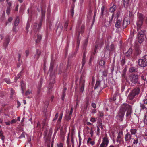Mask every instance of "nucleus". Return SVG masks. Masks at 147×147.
<instances>
[{
	"mask_svg": "<svg viewBox=\"0 0 147 147\" xmlns=\"http://www.w3.org/2000/svg\"><path fill=\"white\" fill-rule=\"evenodd\" d=\"M0 138L3 141V142L4 143V140L5 139V137L3 135H0Z\"/></svg>",
	"mask_w": 147,
	"mask_h": 147,
	"instance_id": "obj_49",
	"label": "nucleus"
},
{
	"mask_svg": "<svg viewBox=\"0 0 147 147\" xmlns=\"http://www.w3.org/2000/svg\"><path fill=\"white\" fill-rule=\"evenodd\" d=\"M133 143L134 144H137L138 143V140L137 139L134 140Z\"/></svg>",
	"mask_w": 147,
	"mask_h": 147,
	"instance_id": "obj_57",
	"label": "nucleus"
},
{
	"mask_svg": "<svg viewBox=\"0 0 147 147\" xmlns=\"http://www.w3.org/2000/svg\"><path fill=\"white\" fill-rule=\"evenodd\" d=\"M141 78L142 80L144 81V83H145V81H146V78L143 76L142 75L141 76Z\"/></svg>",
	"mask_w": 147,
	"mask_h": 147,
	"instance_id": "obj_41",
	"label": "nucleus"
},
{
	"mask_svg": "<svg viewBox=\"0 0 147 147\" xmlns=\"http://www.w3.org/2000/svg\"><path fill=\"white\" fill-rule=\"evenodd\" d=\"M98 88H100V89H101L100 87V81H96L94 88L96 89Z\"/></svg>",
	"mask_w": 147,
	"mask_h": 147,
	"instance_id": "obj_16",
	"label": "nucleus"
},
{
	"mask_svg": "<svg viewBox=\"0 0 147 147\" xmlns=\"http://www.w3.org/2000/svg\"><path fill=\"white\" fill-rule=\"evenodd\" d=\"M20 87L21 88L22 93L23 94L24 93V90L26 88V86L25 84L22 82H21Z\"/></svg>",
	"mask_w": 147,
	"mask_h": 147,
	"instance_id": "obj_15",
	"label": "nucleus"
},
{
	"mask_svg": "<svg viewBox=\"0 0 147 147\" xmlns=\"http://www.w3.org/2000/svg\"><path fill=\"white\" fill-rule=\"evenodd\" d=\"M30 27V24H28V23H27V25H26V28L27 30H28V28H29Z\"/></svg>",
	"mask_w": 147,
	"mask_h": 147,
	"instance_id": "obj_61",
	"label": "nucleus"
},
{
	"mask_svg": "<svg viewBox=\"0 0 147 147\" xmlns=\"http://www.w3.org/2000/svg\"><path fill=\"white\" fill-rule=\"evenodd\" d=\"M75 134V131L73 130H72L71 132V137H74V135Z\"/></svg>",
	"mask_w": 147,
	"mask_h": 147,
	"instance_id": "obj_46",
	"label": "nucleus"
},
{
	"mask_svg": "<svg viewBox=\"0 0 147 147\" xmlns=\"http://www.w3.org/2000/svg\"><path fill=\"white\" fill-rule=\"evenodd\" d=\"M105 61L103 60L100 61L99 62V64L101 66L105 64Z\"/></svg>",
	"mask_w": 147,
	"mask_h": 147,
	"instance_id": "obj_34",
	"label": "nucleus"
},
{
	"mask_svg": "<svg viewBox=\"0 0 147 147\" xmlns=\"http://www.w3.org/2000/svg\"><path fill=\"white\" fill-rule=\"evenodd\" d=\"M85 62H86L85 59H84V58H83L82 59V67H81L82 69L84 65Z\"/></svg>",
	"mask_w": 147,
	"mask_h": 147,
	"instance_id": "obj_31",
	"label": "nucleus"
},
{
	"mask_svg": "<svg viewBox=\"0 0 147 147\" xmlns=\"http://www.w3.org/2000/svg\"><path fill=\"white\" fill-rule=\"evenodd\" d=\"M132 49L129 48L127 51L126 53V55L128 57L130 56L132 54Z\"/></svg>",
	"mask_w": 147,
	"mask_h": 147,
	"instance_id": "obj_19",
	"label": "nucleus"
},
{
	"mask_svg": "<svg viewBox=\"0 0 147 147\" xmlns=\"http://www.w3.org/2000/svg\"><path fill=\"white\" fill-rule=\"evenodd\" d=\"M129 79L131 82L135 84L138 81V75L135 74L131 75L129 76Z\"/></svg>",
	"mask_w": 147,
	"mask_h": 147,
	"instance_id": "obj_6",
	"label": "nucleus"
},
{
	"mask_svg": "<svg viewBox=\"0 0 147 147\" xmlns=\"http://www.w3.org/2000/svg\"><path fill=\"white\" fill-rule=\"evenodd\" d=\"M10 90L11 92V96L13 95L15 93V91L12 88H10Z\"/></svg>",
	"mask_w": 147,
	"mask_h": 147,
	"instance_id": "obj_33",
	"label": "nucleus"
},
{
	"mask_svg": "<svg viewBox=\"0 0 147 147\" xmlns=\"http://www.w3.org/2000/svg\"><path fill=\"white\" fill-rule=\"evenodd\" d=\"M140 92V89L138 88L133 90L129 94L127 97V99L130 100H132L135 96L138 95Z\"/></svg>",
	"mask_w": 147,
	"mask_h": 147,
	"instance_id": "obj_3",
	"label": "nucleus"
},
{
	"mask_svg": "<svg viewBox=\"0 0 147 147\" xmlns=\"http://www.w3.org/2000/svg\"><path fill=\"white\" fill-rule=\"evenodd\" d=\"M130 20H127L126 18H125L122 25L123 28H125L127 25L130 23Z\"/></svg>",
	"mask_w": 147,
	"mask_h": 147,
	"instance_id": "obj_12",
	"label": "nucleus"
},
{
	"mask_svg": "<svg viewBox=\"0 0 147 147\" xmlns=\"http://www.w3.org/2000/svg\"><path fill=\"white\" fill-rule=\"evenodd\" d=\"M25 134L24 133H23L21 134L20 136L18 138H21L25 137Z\"/></svg>",
	"mask_w": 147,
	"mask_h": 147,
	"instance_id": "obj_44",
	"label": "nucleus"
},
{
	"mask_svg": "<svg viewBox=\"0 0 147 147\" xmlns=\"http://www.w3.org/2000/svg\"><path fill=\"white\" fill-rule=\"evenodd\" d=\"M57 146L58 147H63V144L62 143H60L57 144Z\"/></svg>",
	"mask_w": 147,
	"mask_h": 147,
	"instance_id": "obj_58",
	"label": "nucleus"
},
{
	"mask_svg": "<svg viewBox=\"0 0 147 147\" xmlns=\"http://www.w3.org/2000/svg\"><path fill=\"white\" fill-rule=\"evenodd\" d=\"M71 143L72 147H74V137H71Z\"/></svg>",
	"mask_w": 147,
	"mask_h": 147,
	"instance_id": "obj_30",
	"label": "nucleus"
},
{
	"mask_svg": "<svg viewBox=\"0 0 147 147\" xmlns=\"http://www.w3.org/2000/svg\"><path fill=\"white\" fill-rule=\"evenodd\" d=\"M138 36H140L141 37L144 36V32L142 30L139 31Z\"/></svg>",
	"mask_w": 147,
	"mask_h": 147,
	"instance_id": "obj_29",
	"label": "nucleus"
},
{
	"mask_svg": "<svg viewBox=\"0 0 147 147\" xmlns=\"http://www.w3.org/2000/svg\"><path fill=\"white\" fill-rule=\"evenodd\" d=\"M131 109V107L127 104H124L121 106V109L120 111L123 112L125 113L127 110H130Z\"/></svg>",
	"mask_w": 147,
	"mask_h": 147,
	"instance_id": "obj_4",
	"label": "nucleus"
},
{
	"mask_svg": "<svg viewBox=\"0 0 147 147\" xmlns=\"http://www.w3.org/2000/svg\"><path fill=\"white\" fill-rule=\"evenodd\" d=\"M73 112V108H71V110L70 111V112H69V115H70V117H71L72 114V113Z\"/></svg>",
	"mask_w": 147,
	"mask_h": 147,
	"instance_id": "obj_50",
	"label": "nucleus"
},
{
	"mask_svg": "<svg viewBox=\"0 0 147 147\" xmlns=\"http://www.w3.org/2000/svg\"><path fill=\"white\" fill-rule=\"evenodd\" d=\"M125 113L124 111H119L116 117V118L119 121H122L123 120Z\"/></svg>",
	"mask_w": 147,
	"mask_h": 147,
	"instance_id": "obj_5",
	"label": "nucleus"
},
{
	"mask_svg": "<svg viewBox=\"0 0 147 147\" xmlns=\"http://www.w3.org/2000/svg\"><path fill=\"white\" fill-rule=\"evenodd\" d=\"M30 93H31V92H30V90L28 89L27 90L25 94L26 95H28L30 94Z\"/></svg>",
	"mask_w": 147,
	"mask_h": 147,
	"instance_id": "obj_48",
	"label": "nucleus"
},
{
	"mask_svg": "<svg viewBox=\"0 0 147 147\" xmlns=\"http://www.w3.org/2000/svg\"><path fill=\"white\" fill-rule=\"evenodd\" d=\"M25 53L26 55V56H28L29 53V51L28 50H27L26 51Z\"/></svg>",
	"mask_w": 147,
	"mask_h": 147,
	"instance_id": "obj_60",
	"label": "nucleus"
},
{
	"mask_svg": "<svg viewBox=\"0 0 147 147\" xmlns=\"http://www.w3.org/2000/svg\"><path fill=\"white\" fill-rule=\"evenodd\" d=\"M123 136V133L122 132H119L116 138V142L119 143V145L121 144V140Z\"/></svg>",
	"mask_w": 147,
	"mask_h": 147,
	"instance_id": "obj_9",
	"label": "nucleus"
},
{
	"mask_svg": "<svg viewBox=\"0 0 147 147\" xmlns=\"http://www.w3.org/2000/svg\"><path fill=\"white\" fill-rule=\"evenodd\" d=\"M116 9V7L115 6L113 5L112 7H111L109 9V11L112 13Z\"/></svg>",
	"mask_w": 147,
	"mask_h": 147,
	"instance_id": "obj_25",
	"label": "nucleus"
},
{
	"mask_svg": "<svg viewBox=\"0 0 147 147\" xmlns=\"http://www.w3.org/2000/svg\"><path fill=\"white\" fill-rule=\"evenodd\" d=\"M92 106L94 108H96V105L95 103H92Z\"/></svg>",
	"mask_w": 147,
	"mask_h": 147,
	"instance_id": "obj_54",
	"label": "nucleus"
},
{
	"mask_svg": "<svg viewBox=\"0 0 147 147\" xmlns=\"http://www.w3.org/2000/svg\"><path fill=\"white\" fill-rule=\"evenodd\" d=\"M89 133L90 134V136L92 137L93 135V131L92 128L91 127L90 129L87 132V134Z\"/></svg>",
	"mask_w": 147,
	"mask_h": 147,
	"instance_id": "obj_27",
	"label": "nucleus"
},
{
	"mask_svg": "<svg viewBox=\"0 0 147 147\" xmlns=\"http://www.w3.org/2000/svg\"><path fill=\"white\" fill-rule=\"evenodd\" d=\"M85 80L83 78L81 77L80 80V84L81 86L80 88V91L82 92H83L84 87Z\"/></svg>",
	"mask_w": 147,
	"mask_h": 147,
	"instance_id": "obj_10",
	"label": "nucleus"
},
{
	"mask_svg": "<svg viewBox=\"0 0 147 147\" xmlns=\"http://www.w3.org/2000/svg\"><path fill=\"white\" fill-rule=\"evenodd\" d=\"M99 47L98 46V44H96V46H95V49H94V51L95 52H96V49H98L99 48Z\"/></svg>",
	"mask_w": 147,
	"mask_h": 147,
	"instance_id": "obj_53",
	"label": "nucleus"
},
{
	"mask_svg": "<svg viewBox=\"0 0 147 147\" xmlns=\"http://www.w3.org/2000/svg\"><path fill=\"white\" fill-rule=\"evenodd\" d=\"M144 16L141 13H138V20L136 23L137 29L139 31L142 25L143 20L144 18Z\"/></svg>",
	"mask_w": 147,
	"mask_h": 147,
	"instance_id": "obj_1",
	"label": "nucleus"
},
{
	"mask_svg": "<svg viewBox=\"0 0 147 147\" xmlns=\"http://www.w3.org/2000/svg\"><path fill=\"white\" fill-rule=\"evenodd\" d=\"M69 133L68 134L67 140V144L68 147H71V145L69 143Z\"/></svg>",
	"mask_w": 147,
	"mask_h": 147,
	"instance_id": "obj_20",
	"label": "nucleus"
},
{
	"mask_svg": "<svg viewBox=\"0 0 147 147\" xmlns=\"http://www.w3.org/2000/svg\"><path fill=\"white\" fill-rule=\"evenodd\" d=\"M123 4L125 7H127L129 5V0H124Z\"/></svg>",
	"mask_w": 147,
	"mask_h": 147,
	"instance_id": "obj_22",
	"label": "nucleus"
},
{
	"mask_svg": "<svg viewBox=\"0 0 147 147\" xmlns=\"http://www.w3.org/2000/svg\"><path fill=\"white\" fill-rule=\"evenodd\" d=\"M130 132L131 133V135H134L136 132V130L135 129H131L130 130Z\"/></svg>",
	"mask_w": 147,
	"mask_h": 147,
	"instance_id": "obj_28",
	"label": "nucleus"
},
{
	"mask_svg": "<svg viewBox=\"0 0 147 147\" xmlns=\"http://www.w3.org/2000/svg\"><path fill=\"white\" fill-rule=\"evenodd\" d=\"M96 118H91L90 119V121L94 123L96 121Z\"/></svg>",
	"mask_w": 147,
	"mask_h": 147,
	"instance_id": "obj_40",
	"label": "nucleus"
},
{
	"mask_svg": "<svg viewBox=\"0 0 147 147\" xmlns=\"http://www.w3.org/2000/svg\"><path fill=\"white\" fill-rule=\"evenodd\" d=\"M140 107L141 109H144L146 108L144 104H141Z\"/></svg>",
	"mask_w": 147,
	"mask_h": 147,
	"instance_id": "obj_39",
	"label": "nucleus"
},
{
	"mask_svg": "<svg viewBox=\"0 0 147 147\" xmlns=\"http://www.w3.org/2000/svg\"><path fill=\"white\" fill-rule=\"evenodd\" d=\"M68 25V22H66L65 24V27L66 28Z\"/></svg>",
	"mask_w": 147,
	"mask_h": 147,
	"instance_id": "obj_63",
	"label": "nucleus"
},
{
	"mask_svg": "<svg viewBox=\"0 0 147 147\" xmlns=\"http://www.w3.org/2000/svg\"><path fill=\"white\" fill-rule=\"evenodd\" d=\"M121 22V20L117 19L115 23V26L117 28H120Z\"/></svg>",
	"mask_w": 147,
	"mask_h": 147,
	"instance_id": "obj_13",
	"label": "nucleus"
},
{
	"mask_svg": "<svg viewBox=\"0 0 147 147\" xmlns=\"http://www.w3.org/2000/svg\"><path fill=\"white\" fill-rule=\"evenodd\" d=\"M95 144V142L94 141H91L89 142V145H91L92 146H93Z\"/></svg>",
	"mask_w": 147,
	"mask_h": 147,
	"instance_id": "obj_43",
	"label": "nucleus"
},
{
	"mask_svg": "<svg viewBox=\"0 0 147 147\" xmlns=\"http://www.w3.org/2000/svg\"><path fill=\"white\" fill-rule=\"evenodd\" d=\"M132 138V135L129 132H127L125 136V139L126 142H129Z\"/></svg>",
	"mask_w": 147,
	"mask_h": 147,
	"instance_id": "obj_11",
	"label": "nucleus"
},
{
	"mask_svg": "<svg viewBox=\"0 0 147 147\" xmlns=\"http://www.w3.org/2000/svg\"><path fill=\"white\" fill-rule=\"evenodd\" d=\"M96 134L97 135H99L100 133V129L98 126L97 127Z\"/></svg>",
	"mask_w": 147,
	"mask_h": 147,
	"instance_id": "obj_35",
	"label": "nucleus"
},
{
	"mask_svg": "<svg viewBox=\"0 0 147 147\" xmlns=\"http://www.w3.org/2000/svg\"><path fill=\"white\" fill-rule=\"evenodd\" d=\"M114 14L113 13H112V15H111V17H109V23L110 24L111 22L112 21V20H113V16H114Z\"/></svg>",
	"mask_w": 147,
	"mask_h": 147,
	"instance_id": "obj_32",
	"label": "nucleus"
},
{
	"mask_svg": "<svg viewBox=\"0 0 147 147\" xmlns=\"http://www.w3.org/2000/svg\"><path fill=\"white\" fill-rule=\"evenodd\" d=\"M92 139L90 138L89 137L88 138V140L87 142V143L88 145H89V142H90V141H91Z\"/></svg>",
	"mask_w": 147,
	"mask_h": 147,
	"instance_id": "obj_52",
	"label": "nucleus"
},
{
	"mask_svg": "<svg viewBox=\"0 0 147 147\" xmlns=\"http://www.w3.org/2000/svg\"><path fill=\"white\" fill-rule=\"evenodd\" d=\"M42 22V21L41 20L39 24L35 23L34 24L32 27L34 31H37L41 27Z\"/></svg>",
	"mask_w": 147,
	"mask_h": 147,
	"instance_id": "obj_8",
	"label": "nucleus"
},
{
	"mask_svg": "<svg viewBox=\"0 0 147 147\" xmlns=\"http://www.w3.org/2000/svg\"><path fill=\"white\" fill-rule=\"evenodd\" d=\"M131 113H129L128 112H127L126 115V116L127 117H130V115H131Z\"/></svg>",
	"mask_w": 147,
	"mask_h": 147,
	"instance_id": "obj_59",
	"label": "nucleus"
},
{
	"mask_svg": "<svg viewBox=\"0 0 147 147\" xmlns=\"http://www.w3.org/2000/svg\"><path fill=\"white\" fill-rule=\"evenodd\" d=\"M62 119V118L61 117H59V119L58 120L57 122H60L61 120Z\"/></svg>",
	"mask_w": 147,
	"mask_h": 147,
	"instance_id": "obj_62",
	"label": "nucleus"
},
{
	"mask_svg": "<svg viewBox=\"0 0 147 147\" xmlns=\"http://www.w3.org/2000/svg\"><path fill=\"white\" fill-rule=\"evenodd\" d=\"M50 77L51 78H53V80L55 78V76L54 75H52L50 73Z\"/></svg>",
	"mask_w": 147,
	"mask_h": 147,
	"instance_id": "obj_56",
	"label": "nucleus"
},
{
	"mask_svg": "<svg viewBox=\"0 0 147 147\" xmlns=\"http://www.w3.org/2000/svg\"><path fill=\"white\" fill-rule=\"evenodd\" d=\"M53 64H52V63H51L50 64V65L49 69V71L50 72H51L52 71V70L53 69Z\"/></svg>",
	"mask_w": 147,
	"mask_h": 147,
	"instance_id": "obj_36",
	"label": "nucleus"
},
{
	"mask_svg": "<svg viewBox=\"0 0 147 147\" xmlns=\"http://www.w3.org/2000/svg\"><path fill=\"white\" fill-rule=\"evenodd\" d=\"M5 81L7 84H9L10 83V79L9 78H6L5 79Z\"/></svg>",
	"mask_w": 147,
	"mask_h": 147,
	"instance_id": "obj_37",
	"label": "nucleus"
},
{
	"mask_svg": "<svg viewBox=\"0 0 147 147\" xmlns=\"http://www.w3.org/2000/svg\"><path fill=\"white\" fill-rule=\"evenodd\" d=\"M19 23V18L18 17H17L16 18L15 21L14 22V24L15 26H17Z\"/></svg>",
	"mask_w": 147,
	"mask_h": 147,
	"instance_id": "obj_26",
	"label": "nucleus"
},
{
	"mask_svg": "<svg viewBox=\"0 0 147 147\" xmlns=\"http://www.w3.org/2000/svg\"><path fill=\"white\" fill-rule=\"evenodd\" d=\"M10 9L9 7H8L7 8V10H6V13L8 14L9 15L10 13Z\"/></svg>",
	"mask_w": 147,
	"mask_h": 147,
	"instance_id": "obj_42",
	"label": "nucleus"
},
{
	"mask_svg": "<svg viewBox=\"0 0 147 147\" xmlns=\"http://www.w3.org/2000/svg\"><path fill=\"white\" fill-rule=\"evenodd\" d=\"M42 38V36L41 35H37V39L36 40V43H39L40 41Z\"/></svg>",
	"mask_w": 147,
	"mask_h": 147,
	"instance_id": "obj_23",
	"label": "nucleus"
},
{
	"mask_svg": "<svg viewBox=\"0 0 147 147\" xmlns=\"http://www.w3.org/2000/svg\"><path fill=\"white\" fill-rule=\"evenodd\" d=\"M16 119H13L11 121V124L14 123L16 122Z\"/></svg>",
	"mask_w": 147,
	"mask_h": 147,
	"instance_id": "obj_55",
	"label": "nucleus"
},
{
	"mask_svg": "<svg viewBox=\"0 0 147 147\" xmlns=\"http://www.w3.org/2000/svg\"><path fill=\"white\" fill-rule=\"evenodd\" d=\"M133 16H134L133 13L131 11H129V17L130 18H132L133 17Z\"/></svg>",
	"mask_w": 147,
	"mask_h": 147,
	"instance_id": "obj_47",
	"label": "nucleus"
},
{
	"mask_svg": "<svg viewBox=\"0 0 147 147\" xmlns=\"http://www.w3.org/2000/svg\"><path fill=\"white\" fill-rule=\"evenodd\" d=\"M138 65L142 67H144L147 65V55L143 56L138 60Z\"/></svg>",
	"mask_w": 147,
	"mask_h": 147,
	"instance_id": "obj_2",
	"label": "nucleus"
},
{
	"mask_svg": "<svg viewBox=\"0 0 147 147\" xmlns=\"http://www.w3.org/2000/svg\"><path fill=\"white\" fill-rule=\"evenodd\" d=\"M13 19L11 17H10L8 18V20L9 22H11L12 20Z\"/></svg>",
	"mask_w": 147,
	"mask_h": 147,
	"instance_id": "obj_64",
	"label": "nucleus"
},
{
	"mask_svg": "<svg viewBox=\"0 0 147 147\" xmlns=\"http://www.w3.org/2000/svg\"><path fill=\"white\" fill-rule=\"evenodd\" d=\"M58 113H57L55 115V117L53 118V120L55 121L57 119L58 117Z\"/></svg>",
	"mask_w": 147,
	"mask_h": 147,
	"instance_id": "obj_45",
	"label": "nucleus"
},
{
	"mask_svg": "<svg viewBox=\"0 0 147 147\" xmlns=\"http://www.w3.org/2000/svg\"><path fill=\"white\" fill-rule=\"evenodd\" d=\"M138 42L140 43H142L144 40V36L141 37L140 36H138Z\"/></svg>",
	"mask_w": 147,
	"mask_h": 147,
	"instance_id": "obj_17",
	"label": "nucleus"
},
{
	"mask_svg": "<svg viewBox=\"0 0 147 147\" xmlns=\"http://www.w3.org/2000/svg\"><path fill=\"white\" fill-rule=\"evenodd\" d=\"M144 122L146 124H147V117L145 116L144 118Z\"/></svg>",
	"mask_w": 147,
	"mask_h": 147,
	"instance_id": "obj_38",
	"label": "nucleus"
},
{
	"mask_svg": "<svg viewBox=\"0 0 147 147\" xmlns=\"http://www.w3.org/2000/svg\"><path fill=\"white\" fill-rule=\"evenodd\" d=\"M109 140L107 136L104 137L99 147H106L109 143Z\"/></svg>",
	"mask_w": 147,
	"mask_h": 147,
	"instance_id": "obj_7",
	"label": "nucleus"
},
{
	"mask_svg": "<svg viewBox=\"0 0 147 147\" xmlns=\"http://www.w3.org/2000/svg\"><path fill=\"white\" fill-rule=\"evenodd\" d=\"M106 48L107 50L109 51H113L114 49V45L113 44H111L110 46H109L107 44L106 46Z\"/></svg>",
	"mask_w": 147,
	"mask_h": 147,
	"instance_id": "obj_14",
	"label": "nucleus"
},
{
	"mask_svg": "<svg viewBox=\"0 0 147 147\" xmlns=\"http://www.w3.org/2000/svg\"><path fill=\"white\" fill-rule=\"evenodd\" d=\"M104 7L103 6H102L101 8V15H102L103 14L104 11Z\"/></svg>",
	"mask_w": 147,
	"mask_h": 147,
	"instance_id": "obj_51",
	"label": "nucleus"
},
{
	"mask_svg": "<svg viewBox=\"0 0 147 147\" xmlns=\"http://www.w3.org/2000/svg\"><path fill=\"white\" fill-rule=\"evenodd\" d=\"M137 71V69L134 67H131L129 69V71L131 72H136Z\"/></svg>",
	"mask_w": 147,
	"mask_h": 147,
	"instance_id": "obj_21",
	"label": "nucleus"
},
{
	"mask_svg": "<svg viewBox=\"0 0 147 147\" xmlns=\"http://www.w3.org/2000/svg\"><path fill=\"white\" fill-rule=\"evenodd\" d=\"M108 71L107 70H105L102 72V77L103 78L104 77H107L108 74Z\"/></svg>",
	"mask_w": 147,
	"mask_h": 147,
	"instance_id": "obj_24",
	"label": "nucleus"
},
{
	"mask_svg": "<svg viewBox=\"0 0 147 147\" xmlns=\"http://www.w3.org/2000/svg\"><path fill=\"white\" fill-rule=\"evenodd\" d=\"M84 26L83 25H82L81 27V30H80V29L79 28H78L77 29V31H78L79 34L80 32L81 33H82L83 32V30H84Z\"/></svg>",
	"mask_w": 147,
	"mask_h": 147,
	"instance_id": "obj_18",
	"label": "nucleus"
}]
</instances>
